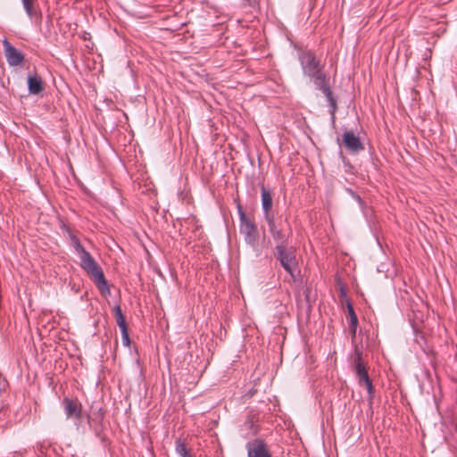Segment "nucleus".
I'll return each instance as SVG.
<instances>
[{"label":"nucleus","instance_id":"1","mask_svg":"<svg viewBox=\"0 0 457 457\" xmlns=\"http://www.w3.org/2000/svg\"><path fill=\"white\" fill-rule=\"evenodd\" d=\"M62 228L68 234L75 252L80 259V267L88 274L102 295H110V287L102 268L97 264L90 253L84 248L78 237L72 233L68 226L62 224Z\"/></svg>","mask_w":457,"mask_h":457},{"label":"nucleus","instance_id":"2","mask_svg":"<svg viewBox=\"0 0 457 457\" xmlns=\"http://www.w3.org/2000/svg\"><path fill=\"white\" fill-rule=\"evenodd\" d=\"M274 256L279 262L283 269L290 275L293 282L296 281V271L298 270V260L296 250L293 246L285 245H276Z\"/></svg>","mask_w":457,"mask_h":457},{"label":"nucleus","instance_id":"3","mask_svg":"<svg viewBox=\"0 0 457 457\" xmlns=\"http://www.w3.org/2000/svg\"><path fill=\"white\" fill-rule=\"evenodd\" d=\"M237 212L240 220V233L244 236L245 242L259 254V232L256 224L245 213L242 206L237 205Z\"/></svg>","mask_w":457,"mask_h":457},{"label":"nucleus","instance_id":"4","mask_svg":"<svg viewBox=\"0 0 457 457\" xmlns=\"http://www.w3.org/2000/svg\"><path fill=\"white\" fill-rule=\"evenodd\" d=\"M311 78L313 79L316 87L321 90L324 96H326L330 107L329 112L331 114L332 120H334L337 109V99L334 97L333 93L331 91L328 83L329 79L323 71L312 76Z\"/></svg>","mask_w":457,"mask_h":457},{"label":"nucleus","instance_id":"5","mask_svg":"<svg viewBox=\"0 0 457 457\" xmlns=\"http://www.w3.org/2000/svg\"><path fill=\"white\" fill-rule=\"evenodd\" d=\"M354 371L356 374V377L358 378V382L360 386H365L369 397L371 399L374 396V387L372 386V382L368 375L367 369L362 361L361 359V352L356 351L355 352V358H354Z\"/></svg>","mask_w":457,"mask_h":457},{"label":"nucleus","instance_id":"6","mask_svg":"<svg viewBox=\"0 0 457 457\" xmlns=\"http://www.w3.org/2000/svg\"><path fill=\"white\" fill-rule=\"evenodd\" d=\"M299 61L303 73L309 77H312L322 71V66L320 65V61L317 60L313 52H303L299 56Z\"/></svg>","mask_w":457,"mask_h":457},{"label":"nucleus","instance_id":"7","mask_svg":"<svg viewBox=\"0 0 457 457\" xmlns=\"http://www.w3.org/2000/svg\"><path fill=\"white\" fill-rule=\"evenodd\" d=\"M62 407L67 419H74L80 423L82 419V404L77 398L65 397L62 400Z\"/></svg>","mask_w":457,"mask_h":457},{"label":"nucleus","instance_id":"8","mask_svg":"<svg viewBox=\"0 0 457 457\" xmlns=\"http://www.w3.org/2000/svg\"><path fill=\"white\" fill-rule=\"evenodd\" d=\"M245 447L248 457H272L268 445L262 438H255L249 441Z\"/></svg>","mask_w":457,"mask_h":457},{"label":"nucleus","instance_id":"9","mask_svg":"<svg viewBox=\"0 0 457 457\" xmlns=\"http://www.w3.org/2000/svg\"><path fill=\"white\" fill-rule=\"evenodd\" d=\"M266 222L272 238L277 243L276 245H287L288 237L291 232L286 233L284 229L276 223L275 218L268 220Z\"/></svg>","mask_w":457,"mask_h":457},{"label":"nucleus","instance_id":"10","mask_svg":"<svg viewBox=\"0 0 457 457\" xmlns=\"http://www.w3.org/2000/svg\"><path fill=\"white\" fill-rule=\"evenodd\" d=\"M342 141L345 147L351 153L357 154L364 149V145L360 137L353 131H345L342 136Z\"/></svg>","mask_w":457,"mask_h":457},{"label":"nucleus","instance_id":"11","mask_svg":"<svg viewBox=\"0 0 457 457\" xmlns=\"http://www.w3.org/2000/svg\"><path fill=\"white\" fill-rule=\"evenodd\" d=\"M3 46L7 62L11 66H17L21 64L24 60V55L21 54V52L12 46L6 39L3 41Z\"/></svg>","mask_w":457,"mask_h":457},{"label":"nucleus","instance_id":"12","mask_svg":"<svg viewBox=\"0 0 457 457\" xmlns=\"http://www.w3.org/2000/svg\"><path fill=\"white\" fill-rule=\"evenodd\" d=\"M261 193H262V208L263 211V216L265 220H271L275 218L272 212V195L270 191L265 187L262 184L261 185Z\"/></svg>","mask_w":457,"mask_h":457},{"label":"nucleus","instance_id":"13","mask_svg":"<svg viewBox=\"0 0 457 457\" xmlns=\"http://www.w3.org/2000/svg\"><path fill=\"white\" fill-rule=\"evenodd\" d=\"M28 88L29 94L38 95L44 91V82L41 77L37 74L29 75L28 77Z\"/></svg>","mask_w":457,"mask_h":457},{"label":"nucleus","instance_id":"14","mask_svg":"<svg viewBox=\"0 0 457 457\" xmlns=\"http://www.w3.org/2000/svg\"><path fill=\"white\" fill-rule=\"evenodd\" d=\"M37 0H21L23 8L27 13V15L33 19L36 16L41 17V13L37 12L35 8V4Z\"/></svg>","mask_w":457,"mask_h":457},{"label":"nucleus","instance_id":"15","mask_svg":"<svg viewBox=\"0 0 457 457\" xmlns=\"http://www.w3.org/2000/svg\"><path fill=\"white\" fill-rule=\"evenodd\" d=\"M175 452L179 457H186L190 453L189 448L187 446L186 442L179 437L175 441Z\"/></svg>","mask_w":457,"mask_h":457},{"label":"nucleus","instance_id":"16","mask_svg":"<svg viewBox=\"0 0 457 457\" xmlns=\"http://www.w3.org/2000/svg\"><path fill=\"white\" fill-rule=\"evenodd\" d=\"M113 313L116 320V323L119 328L121 329L128 328L125 316L122 313L121 308L120 305H115L113 308Z\"/></svg>","mask_w":457,"mask_h":457},{"label":"nucleus","instance_id":"17","mask_svg":"<svg viewBox=\"0 0 457 457\" xmlns=\"http://www.w3.org/2000/svg\"><path fill=\"white\" fill-rule=\"evenodd\" d=\"M257 420H255V417L253 415H249L245 421L244 422V427L247 430H251L253 435H256L259 432L258 427L255 425V422Z\"/></svg>","mask_w":457,"mask_h":457},{"label":"nucleus","instance_id":"18","mask_svg":"<svg viewBox=\"0 0 457 457\" xmlns=\"http://www.w3.org/2000/svg\"><path fill=\"white\" fill-rule=\"evenodd\" d=\"M357 324H358L357 315H352V317H350V331H351L353 337H355Z\"/></svg>","mask_w":457,"mask_h":457},{"label":"nucleus","instance_id":"19","mask_svg":"<svg viewBox=\"0 0 457 457\" xmlns=\"http://www.w3.org/2000/svg\"><path fill=\"white\" fill-rule=\"evenodd\" d=\"M120 331H121V337H122L123 345H126V346H129L130 345V338H129V336L128 328L121 329Z\"/></svg>","mask_w":457,"mask_h":457},{"label":"nucleus","instance_id":"20","mask_svg":"<svg viewBox=\"0 0 457 457\" xmlns=\"http://www.w3.org/2000/svg\"><path fill=\"white\" fill-rule=\"evenodd\" d=\"M347 312L349 317H352V315H356L353 307L350 303H347Z\"/></svg>","mask_w":457,"mask_h":457},{"label":"nucleus","instance_id":"21","mask_svg":"<svg viewBox=\"0 0 457 457\" xmlns=\"http://www.w3.org/2000/svg\"><path fill=\"white\" fill-rule=\"evenodd\" d=\"M98 418H99V420H103V418H104V412H102V409L99 410Z\"/></svg>","mask_w":457,"mask_h":457}]
</instances>
